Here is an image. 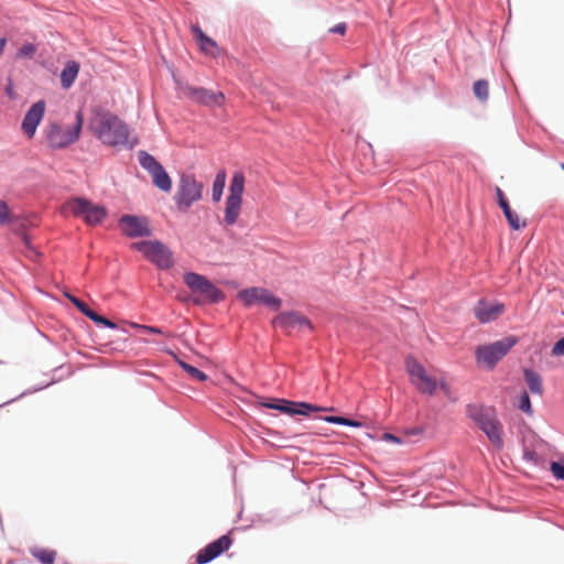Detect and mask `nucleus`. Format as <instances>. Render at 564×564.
<instances>
[{
	"label": "nucleus",
	"mask_w": 564,
	"mask_h": 564,
	"mask_svg": "<svg viewBox=\"0 0 564 564\" xmlns=\"http://www.w3.org/2000/svg\"><path fill=\"white\" fill-rule=\"evenodd\" d=\"M273 324L288 332L296 328H307L310 330L313 328L311 322L305 316L295 312H286L279 314L273 319Z\"/></svg>",
	"instance_id": "a211bd4d"
},
{
	"label": "nucleus",
	"mask_w": 564,
	"mask_h": 564,
	"mask_svg": "<svg viewBox=\"0 0 564 564\" xmlns=\"http://www.w3.org/2000/svg\"><path fill=\"white\" fill-rule=\"evenodd\" d=\"M383 438L387 440V441H390V442L400 443L399 437H397V436H394V435H392L390 433H386L383 435Z\"/></svg>",
	"instance_id": "79ce46f5"
},
{
	"label": "nucleus",
	"mask_w": 564,
	"mask_h": 564,
	"mask_svg": "<svg viewBox=\"0 0 564 564\" xmlns=\"http://www.w3.org/2000/svg\"><path fill=\"white\" fill-rule=\"evenodd\" d=\"M330 32L344 35L345 32H346V24L345 23H338V24H336L335 26H333L330 29Z\"/></svg>",
	"instance_id": "58836bf2"
},
{
	"label": "nucleus",
	"mask_w": 564,
	"mask_h": 564,
	"mask_svg": "<svg viewBox=\"0 0 564 564\" xmlns=\"http://www.w3.org/2000/svg\"><path fill=\"white\" fill-rule=\"evenodd\" d=\"M496 195H497V199H498V204H499L500 208L508 204V200L500 187H496Z\"/></svg>",
	"instance_id": "4c0bfd02"
},
{
	"label": "nucleus",
	"mask_w": 564,
	"mask_h": 564,
	"mask_svg": "<svg viewBox=\"0 0 564 564\" xmlns=\"http://www.w3.org/2000/svg\"><path fill=\"white\" fill-rule=\"evenodd\" d=\"M265 406L279 410L282 413L301 415H308L311 412L334 410L333 408H323L306 402H292L286 400H281L279 404H265Z\"/></svg>",
	"instance_id": "dca6fc26"
},
{
	"label": "nucleus",
	"mask_w": 564,
	"mask_h": 564,
	"mask_svg": "<svg viewBox=\"0 0 564 564\" xmlns=\"http://www.w3.org/2000/svg\"><path fill=\"white\" fill-rule=\"evenodd\" d=\"M232 543L231 538L228 534L221 535L214 542L207 544L205 547H203L196 555V563L197 564H206L214 558H216L218 555H220L223 552L227 551Z\"/></svg>",
	"instance_id": "4468645a"
},
{
	"label": "nucleus",
	"mask_w": 564,
	"mask_h": 564,
	"mask_svg": "<svg viewBox=\"0 0 564 564\" xmlns=\"http://www.w3.org/2000/svg\"><path fill=\"white\" fill-rule=\"evenodd\" d=\"M237 297L248 307L254 304H263L273 311L280 310L281 299L263 288H249L238 292Z\"/></svg>",
	"instance_id": "9b49d317"
},
{
	"label": "nucleus",
	"mask_w": 564,
	"mask_h": 564,
	"mask_svg": "<svg viewBox=\"0 0 564 564\" xmlns=\"http://www.w3.org/2000/svg\"><path fill=\"white\" fill-rule=\"evenodd\" d=\"M138 160L140 165L151 175L155 187L169 193L172 189V180L162 164L145 151H139Z\"/></svg>",
	"instance_id": "9d476101"
},
{
	"label": "nucleus",
	"mask_w": 564,
	"mask_h": 564,
	"mask_svg": "<svg viewBox=\"0 0 564 564\" xmlns=\"http://www.w3.org/2000/svg\"><path fill=\"white\" fill-rule=\"evenodd\" d=\"M405 369L410 377V382L420 393L433 395L436 392L438 379L431 376L416 359L408 357L405 360Z\"/></svg>",
	"instance_id": "0eeeda50"
},
{
	"label": "nucleus",
	"mask_w": 564,
	"mask_h": 564,
	"mask_svg": "<svg viewBox=\"0 0 564 564\" xmlns=\"http://www.w3.org/2000/svg\"><path fill=\"white\" fill-rule=\"evenodd\" d=\"M79 72V64L75 61L66 63L65 67L61 73V84L63 88L68 89L77 78Z\"/></svg>",
	"instance_id": "5701e85b"
},
{
	"label": "nucleus",
	"mask_w": 564,
	"mask_h": 564,
	"mask_svg": "<svg viewBox=\"0 0 564 564\" xmlns=\"http://www.w3.org/2000/svg\"><path fill=\"white\" fill-rule=\"evenodd\" d=\"M467 415L486 434L497 449L503 447V426L491 408L467 405Z\"/></svg>",
	"instance_id": "f03ea898"
},
{
	"label": "nucleus",
	"mask_w": 564,
	"mask_h": 564,
	"mask_svg": "<svg viewBox=\"0 0 564 564\" xmlns=\"http://www.w3.org/2000/svg\"><path fill=\"white\" fill-rule=\"evenodd\" d=\"M245 182L243 173L236 172L230 181L228 198L242 199Z\"/></svg>",
	"instance_id": "b1692460"
},
{
	"label": "nucleus",
	"mask_w": 564,
	"mask_h": 564,
	"mask_svg": "<svg viewBox=\"0 0 564 564\" xmlns=\"http://www.w3.org/2000/svg\"><path fill=\"white\" fill-rule=\"evenodd\" d=\"M11 221V215L6 202L0 199V224L6 225Z\"/></svg>",
	"instance_id": "72a5a7b5"
},
{
	"label": "nucleus",
	"mask_w": 564,
	"mask_h": 564,
	"mask_svg": "<svg viewBox=\"0 0 564 564\" xmlns=\"http://www.w3.org/2000/svg\"><path fill=\"white\" fill-rule=\"evenodd\" d=\"M551 355L554 357L564 356V337L554 344L551 350Z\"/></svg>",
	"instance_id": "c9c22d12"
},
{
	"label": "nucleus",
	"mask_w": 564,
	"mask_h": 564,
	"mask_svg": "<svg viewBox=\"0 0 564 564\" xmlns=\"http://www.w3.org/2000/svg\"><path fill=\"white\" fill-rule=\"evenodd\" d=\"M36 53V46L32 43H24L17 52L18 58H32Z\"/></svg>",
	"instance_id": "2f4dec72"
},
{
	"label": "nucleus",
	"mask_w": 564,
	"mask_h": 564,
	"mask_svg": "<svg viewBox=\"0 0 564 564\" xmlns=\"http://www.w3.org/2000/svg\"><path fill=\"white\" fill-rule=\"evenodd\" d=\"M6 45H7V39L1 37L0 39V55L3 53Z\"/></svg>",
	"instance_id": "37998d69"
},
{
	"label": "nucleus",
	"mask_w": 564,
	"mask_h": 564,
	"mask_svg": "<svg viewBox=\"0 0 564 564\" xmlns=\"http://www.w3.org/2000/svg\"><path fill=\"white\" fill-rule=\"evenodd\" d=\"M242 199L228 198L226 199L225 217L226 225L232 226L237 223L241 213Z\"/></svg>",
	"instance_id": "4be33fe9"
},
{
	"label": "nucleus",
	"mask_w": 564,
	"mask_h": 564,
	"mask_svg": "<svg viewBox=\"0 0 564 564\" xmlns=\"http://www.w3.org/2000/svg\"><path fill=\"white\" fill-rule=\"evenodd\" d=\"M183 94L204 106H220L225 100V96L221 91L214 93L203 87L196 88L192 86H185L183 87Z\"/></svg>",
	"instance_id": "ddd939ff"
},
{
	"label": "nucleus",
	"mask_w": 564,
	"mask_h": 564,
	"mask_svg": "<svg viewBox=\"0 0 564 564\" xmlns=\"http://www.w3.org/2000/svg\"><path fill=\"white\" fill-rule=\"evenodd\" d=\"M523 375L529 390L534 394L542 395L543 384L540 375L531 369H524Z\"/></svg>",
	"instance_id": "393cba45"
},
{
	"label": "nucleus",
	"mask_w": 564,
	"mask_h": 564,
	"mask_svg": "<svg viewBox=\"0 0 564 564\" xmlns=\"http://www.w3.org/2000/svg\"><path fill=\"white\" fill-rule=\"evenodd\" d=\"M192 34L199 44L200 50L205 54L214 55L217 50V44L214 40L208 37L199 26L193 25L191 28Z\"/></svg>",
	"instance_id": "412c9836"
},
{
	"label": "nucleus",
	"mask_w": 564,
	"mask_h": 564,
	"mask_svg": "<svg viewBox=\"0 0 564 564\" xmlns=\"http://www.w3.org/2000/svg\"><path fill=\"white\" fill-rule=\"evenodd\" d=\"M438 388L446 394L449 395V386L444 379L438 380Z\"/></svg>",
	"instance_id": "ea45409f"
},
{
	"label": "nucleus",
	"mask_w": 564,
	"mask_h": 564,
	"mask_svg": "<svg viewBox=\"0 0 564 564\" xmlns=\"http://www.w3.org/2000/svg\"><path fill=\"white\" fill-rule=\"evenodd\" d=\"M88 128L107 147L130 145L132 148L135 144V141L130 142L129 127L109 111L94 109Z\"/></svg>",
	"instance_id": "f257e3e1"
},
{
	"label": "nucleus",
	"mask_w": 564,
	"mask_h": 564,
	"mask_svg": "<svg viewBox=\"0 0 564 564\" xmlns=\"http://www.w3.org/2000/svg\"><path fill=\"white\" fill-rule=\"evenodd\" d=\"M64 209L74 216L82 217L87 225L96 226L107 216V210L100 205H95L90 200L82 197L69 199L64 205Z\"/></svg>",
	"instance_id": "423d86ee"
},
{
	"label": "nucleus",
	"mask_w": 564,
	"mask_h": 564,
	"mask_svg": "<svg viewBox=\"0 0 564 564\" xmlns=\"http://www.w3.org/2000/svg\"><path fill=\"white\" fill-rule=\"evenodd\" d=\"M562 170H564V163L561 164Z\"/></svg>",
	"instance_id": "a18cd8bd"
},
{
	"label": "nucleus",
	"mask_w": 564,
	"mask_h": 564,
	"mask_svg": "<svg viewBox=\"0 0 564 564\" xmlns=\"http://www.w3.org/2000/svg\"><path fill=\"white\" fill-rule=\"evenodd\" d=\"M232 543L231 538L228 534L221 535L214 542L207 544L205 547H203L196 555V563L197 564H206L214 558H216L218 555H220L223 552L227 551Z\"/></svg>",
	"instance_id": "2eb2a0df"
},
{
	"label": "nucleus",
	"mask_w": 564,
	"mask_h": 564,
	"mask_svg": "<svg viewBox=\"0 0 564 564\" xmlns=\"http://www.w3.org/2000/svg\"><path fill=\"white\" fill-rule=\"evenodd\" d=\"M66 297L86 316L88 317L89 319H91L93 322L99 324V325H102L105 327H109V328H116L117 325L107 319L106 317L97 314L95 311L90 310L89 306L83 302L82 300H79L78 297L72 295V294H66Z\"/></svg>",
	"instance_id": "aec40b11"
},
{
	"label": "nucleus",
	"mask_w": 564,
	"mask_h": 564,
	"mask_svg": "<svg viewBox=\"0 0 564 564\" xmlns=\"http://www.w3.org/2000/svg\"><path fill=\"white\" fill-rule=\"evenodd\" d=\"M30 552L42 564H54L57 555L56 551L42 547H33Z\"/></svg>",
	"instance_id": "a878e982"
},
{
	"label": "nucleus",
	"mask_w": 564,
	"mask_h": 564,
	"mask_svg": "<svg viewBox=\"0 0 564 564\" xmlns=\"http://www.w3.org/2000/svg\"><path fill=\"white\" fill-rule=\"evenodd\" d=\"M119 225L121 231L130 238L151 235L150 224L145 217L123 215L119 220Z\"/></svg>",
	"instance_id": "f8f14e48"
},
{
	"label": "nucleus",
	"mask_w": 564,
	"mask_h": 564,
	"mask_svg": "<svg viewBox=\"0 0 564 564\" xmlns=\"http://www.w3.org/2000/svg\"><path fill=\"white\" fill-rule=\"evenodd\" d=\"M324 421H326L328 423L347 425V426H352V427H360L361 426L360 422L354 421V420H350V419H346V417H343V416H326V417H324Z\"/></svg>",
	"instance_id": "7c9ffc66"
},
{
	"label": "nucleus",
	"mask_w": 564,
	"mask_h": 564,
	"mask_svg": "<svg viewBox=\"0 0 564 564\" xmlns=\"http://www.w3.org/2000/svg\"><path fill=\"white\" fill-rule=\"evenodd\" d=\"M505 310L506 307L502 303H489L480 300L474 307V314L480 323L486 324L497 319L505 313Z\"/></svg>",
	"instance_id": "6ab92c4d"
},
{
	"label": "nucleus",
	"mask_w": 564,
	"mask_h": 564,
	"mask_svg": "<svg viewBox=\"0 0 564 564\" xmlns=\"http://www.w3.org/2000/svg\"><path fill=\"white\" fill-rule=\"evenodd\" d=\"M226 185V172L225 170H220L214 180L213 183V200L219 202L221 199L224 188Z\"/></svg>",
	"instance_id": "cd10ccee"
},
{
	"label": "nucleus",
	"mask_w": 564,
	"mask_h": 564,
	"mask_svg": "<svg viewBox=\"0 0 564 564\" xmlns=\"http://www.w3.org/2000/svg\"><path fill=\"white\" fill-rule=\"evenodd\" d=\"M518 406L521 411H523L527 414L531 415L533 413L532 406H531V401H530L529 394L527 392H522Z\"/></svg>",
	"instance_id": "473e14b6"
},
{
	"label": "nucleus",
	"mask_w": 564,
	"mask_h": 564,
	"mask_svg": "<svg viewBox=\"0 0 564 564\" xmlns=\"http://www.w3.org/2000/svg\"><path fill=\"white\" fill-rule=\"evenodd\" d=\"M131 247L143 253L149 261L160 269H169L173 264L172 252L158 240L133 242Z\"/></svg>",
	"instance_id": "1a4fd4ad"
},
{
	"label": "nucleus",
	"mask_w": 564,
	"mask_h": 564,
	"mask_svg": "<svg viewBox=\"0 0 564 564\" xmlns=\"http://www.w3.org/2000/svg\"><path fill=\"white\" fill-rule=\"evenodd\" d=\"M501 209L512 229L519 230L527 226L525 220L520 219L519 215L511 209L509 203L507 205L502 206Z\"/></svg>",
	"instance_id": "bb28decb"
},
{
	"label": "nucleus",
	"mask_w": 564,
	"mask_h": 564,
	"mask_svg": "<svg viewBox=\"0 0 564 564\" xmlns=\"http://www.w3.org/2000/svg\"><path fill=\"white\" fill-rule=\"evenodd\" d=\"M438 388L446 394L449 395V386L444 379L438 380Z\"/></svg>",
	"instance_id": "a19ab883"
},
{
	"label": "nucleus",
	"mask_w": 564,
	"mask_h": 564,
	"mask_svg": "<svg viewBox=\"0 0 564 564\" xmlns=\"http://www.w3.org/2000/svg\"><path fill=\"white\" fill-rule=\"evenodd\" d=\"M180 366L182 367V369L184 371H186L188 373V376L192 379L197 380V381H206L207 380V376L203 371L191 366L189 364H187L185 361H180Z\"/></svg>",
	"instance_id": "c756f323"
},
{
	"label": "nucleus",
	"mask_w": 564,
	"mask_h": 564,
	"mask_svg": "<svg viewBox=\"0 0 564 564\" xmlns=\"http://www.w3.org/2000/svg\"><path fill=\"white\" fill-rule=\"evenodd\" d=\"M550 469L556 479H564V465L557 462H552Z\"/></svg>",
	"instance_id": "f704fd0d"
},
{
	"label": "nucleus",
	"mask_w": 564,
	"mask_h": 564,
	"mask_svg": "<svg viewBox=\"0 0 564 564\" xmlns=\"http://www.w3.org/2000/svg\"><path fill=\"white\" fill-rule=\"evenodd\" d=\"M203 184L193 175H183L180 180L175 203L180 212H187L189 207L202 198Z\"/></svg>",
	"instance_id": "6e6552de"
},
{
	"label": "nucleus",
	"mask_w": 564,
	"mask_h": 564,
	"mask_svg": "<svg viewBox=\"0 0 564 564\" xmlns=\"http://www.w3.org/2000/svg\"><path fill=\"white\" fill-rule=\"evenodd\" d=\"M184 283L188 289L197 294L195 303L202 304L206 302L217 303L224 299V293L207 278L195 272H187L183 276Z\"/></svg>",
	"instance_id": "39448f33"
},
{
	"label": "nucleus",
	"mask_w": 564,
	"mask_h": 564,
	"mask_svg": "<svg viewBox=\"0 0 564 564\" xmlns=\"http://www.w3.org/2000/svg\"><path fill=\"white\" fill-rule=\"evenodd\" d=\"M517 343L518 337L510 335L490 344L479 345L475 349L476 361L488 369H494Z\"/></svg>",
	"instance_id": "7ed1b4c3"
},
{
	"label": "nucleus",
	"mask_w": 564,
	"mask_h": 564,
	"mask_svg": "<svg viewBox=\"0 0 564 564\" xmlns=\"http://www.w3.org/2000/svg\"><path fill=\"white\" fill-rule=\"evenodd\" d=\"M84 117L82 111L76 113V122L72 128H64L58 123L52 122L46 128V139L48 145L53 149H63L76 142L79 139Z\"/></svg>",
	"instance_id": "20e7f679"
},
{
	"label": "nucleus",
	"mask_w": 564,
	"mask_h": 564,
	"mask_svg": "<svg viewBox=\"0 0 564 564\" xmlns=\"http://www.w3.org/2000/svg\"><path fill=\"white\" fill-rule=\"evenodd\" d=\"M7 94H8L10 97H13V90H12V87H7Z\"/></svg>",
	"instance_id": "c03bdc74"
},
{
	"label": "nucleus",
	"mask_w": 564,
	"mask_h": 564,
	"mask_svg": "<svg viewBox=\"0 0 564 564\" xmlns=\"http://www.w3.org/2000/svg\"><path fill=\"white\" fill-rule=\"evenodd\" d=\"M45 112V101L39 100L31 106L28 112L24 116L22 121V131L29 137L33 138L35 134L36 128L42 121Z\"/></svg>",
	"instance_id": "f3484780"
},
{
	"label": "nucleus",
	"mask_w": 564,
	"mask_h": 564,
	"mask_svg": "<svg viewBox=\"0 0 564 564\" xmlns=\"http://www.w3.org/2000/svg\"><path fill=\"white\" fill-rule=\"evenodd\" d=\"M473 91L480 101H486L489 97V84L485 79H479L474 83Z\"/></svg>",
	"instance_id": "c85d7f7f"
},
{
	"label": "nucleus",
	"mask_w": 564,
	"mask_h": 564,
	"mask_svg": "<svg viewBox=\"0 0 564 564\" xmlns=\"http://www.w3.org/2000/svg\"><path fill=\"white\" fill-rule=\"evenodd\" d=\"M132 327L143 330V332L152 333V334H163V330L161 328H158L154 326H147V325H140V324L133 323Z\"/></svg>",
	"instance_id": "e433bc0d"
}]
</instances>
